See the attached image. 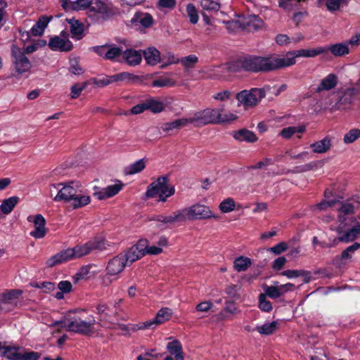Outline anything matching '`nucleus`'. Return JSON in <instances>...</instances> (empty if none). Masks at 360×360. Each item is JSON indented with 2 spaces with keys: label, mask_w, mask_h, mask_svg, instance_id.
Here are the masks:
<instances>
[{
  "label": "nucleus",
  "mask_w": 360,
  "mask_h": 360,
  "mask_svg": "<svg viewBox=\"0 0 360 360\" xmlns=\"http://www.w3.org/2000/svg\"><path fill=\"white\" fill-rule=\"evenodd\" d=\"M85 310L82 309L79 314L68 317L65 321H56L53 322L49 327L59 326L64 328L69 332H72L85 336H93L98 334L96 326L99 323L93 315L85 316Z\"/></svg>",
  "instance_id": "obj_1"
},
{
  "label": "nucleus",
  "mask_w": 360,
  "mask_h": 360,
  "mask_svg": "<svg viewBox=\"0 0 360 360\" xmlns=\"http://www.w3.org/2000/svg\"><path fill=\"white\" fill-rule=\"evenodd\" d=\"M338 212L339 224L335 229L338 237L334 240V243L336 241L344 243L353 242L360 236V224L356 222L351 226L352 222L355 220L352 217L347 216L353 213L354 206L350 203L342 204L338 208Z\"/></svg>",
  "instance_id": "obj_2"
},
{
  "label": "nucleus",
  "mask_w": 360,
  "mask_h": 360,
  "mask_svg": "<svg viewBox=\"0 0 360 360\" xmlns=\"http://www.w3.org/2000/svg\"><path fill=\"white\" fill-rule=\"evenodd\" d=\"M53 199L56 202H68L74 210L84 207L91 202L88 192L82 189V184L77 181L65 182Z\"/></svg>",
  "instance_id": "obj_3"
},
{
  "label": "nucleus",
  "mask_w": 360,
  "mask_h": 360,
  "mask_svg": "<svg viewBox=\"0 0 360 360\" xmlns=\"http://www.w3.org/2000/svg\"><path fill=\"white\" fill-rule=\"evenodd\" d=\"M245 71L269 72L282 68L281 57L248 56L243 57Z\"/></svg>",
  "instance_id": "obj_4"
},
{
  "label": "nucleus",
  "mask_w": 360,
  "mask_h": 360,
  "mask_svg": "<svg viewBox=\"0 0 360 360\" xmlns=\"http://www.w3.org/2000/svg\"><path fill=\"white\" fill-rule=\"evenodd\" d=\"M0 356L8 360H39L41 355L19 345L0 342Z\"/></svg>",
  "instance_id": "obj_5"
},
{
  "label": "nucleus",
  "mask_w": 360,
  "mask_h": 360,
  "mask_svg": "<svg viewBox=\"0 0 360 360\" xmlns=\"http://www.w3.org/2000/svg\"><path fill=\"white\" fill-rule=\"evenodd\" d=\"M169 179L166 176L158 177L151 183L147 188L146 195L148 198H158L159 202H165L169 197L175 193V188L173 186L168 184Z\"/></svg>",
  "instance_id": "obj_6"
},
{
  "label": "nucleus",
  "mask_w": 360,
  "mask_h": 360,
  "mask_svg": "<svg viewBox=\"0 0 360 360\" xmlns=\"http://www.w3.org/2000/svg\"><path fill=\"white\" fill-rule=\"evenodd\" d=\"M179 210L181 221L217 218L208 206L201 203H195Z\"/></svg>",
  "instance_id": "obj_7"
},
{
  "label": "nucleus",
  "mask_w": 360,
  "mask_h": 360,
  "mask_svg": "<svg viewBox=\"0 0 360 360\" xmlns=\"http://www.w3.org/2000/svg\"><path fill=\"white\" fill-rule=\"evenodd\" d=\"M11 58L13 68L18 75L30 72L32 68L31 61L23 50L14 44L11 46Z\"/></svg>",
  "instance_id": "obj_8"
},
{
  "label": "nucleus",
  "mask_w": 360,
  "mask_h": 360,
  "mask_svg": "<svg viewBox=\"0 0 360 360\" xmlns=\"http://www.w3.org/2000/svg\"><path fill=\"white\" fill-rule=\"evenodd\" d=\"M325 53L326 49L323 46L289 51L285 56L281 58L282 68L295 65L296 63V58H315Z\"/></svg>",
  "instance_id": "obj_9"
},
{
  "label": "nucleus",
  "mask_w": 360,
  "mask_h": 360,
  "mask_svg": "<svg viewBox=\"0 0 360 360\" xmlns=\"http://www.w3.org/2000/svg\"><path fill=\"white\" fill-rule=\"evenodd\" d=\"M265 88H252L250 90H243L236 94L238 105L245 108H252L265 97Z\"/></svg>",
  "instance_id": "obj_10"
},
{
  "label": "nucleus",
  "mask_w": 360,
  "mask_h": 360,
  "mask_svg": "<svg viewBox=\"0 0 360 360\" xmlns=\"http://www.w3.org/2000/svg\"><path fill=\"white\" fill-rule=\"evenodd\" d=\"M87 8L88 16L94 21L106 20L112 14L110 6L101 0H89Z\"/></svg>",
  "instance_id": "obj_11"
},
{
  "label": "nucleus",
  "mask_w": 360,
  "mask_h": 360,
  "mask_svg": "<svg viewBox=\"0 0 360 360\" xmlns=\"http://www.w3.org/2000/svg\"><path fill=\"white\" fill-rule=\"evenodd\" d=\"M217 111L215 108H207L203 110L195 112L191 117L186 118L188 124H193L195 127H201L208 124H215L217 118Z\"/></svg>",
  "instance_id": "obj_12"
},
{
  "label": "nucleus",
  "mask_w": 360,
  "mask_h": 360,
  "mask_svg": "<svg viewBox=\"0 0 360 360\" xmlns=\"http://www.w3.org/2000/svg\"><path fill=\"white\" fill-rule=\"evenodd\" d=\"M172 315V311L171 309L168 307L161 308L157 313L155 318L153 319L146 321L145 322H142L136 325V326H133L131 328L132 330H144L148 328H154L157 326L166 322L169 320Z\"/></svg>",
  "instance_id": "obj_13"
},
{
  "label": "nucleus",
  "mask_w": 360,
  "mask_h": 360,
  "mask_svg": "<svg viewBox=\"0 0 360 360\" xmlns=\"http://www.w3.org/2000/svg\"><path fill=\"white\" fill-rule=\"evenodd\" d=\"M92 50L105 60L121 62L119 58L122 55L123 49L115 44L106 43L101 46H96L92 47Z\"/></svg>",
  "instance_id": "obj_14"
},
{
  "label": "nucleus",
  "mask_w": 360,
  "mask_h": 360,
  "mask_svg": "<svg viewBox=\"0 0 360 360\" xmlns=\"http://www.w3.org/2000/svg\"><path fill=\"white\" fill-rule=\"evenodd\" d=\"M28 222L32 223L34 230L30 233V235L35 239L43 238L48 231L46 227V221L41 214L29 215L27 218Z\"/></svg>",
  "instance_id": "obj_15"
},
{
  "label": "nucleus",
  "mask_w": 360,
  "mask_h": 360,
  "mask_svg": "<svg viewBox=\"0 0 360 360\" xmlns=\"http://www.w3.org/2000/svg\"><path fill=\"white\" fill-rule=\"evenodd\" d=\"M147 243L146 239H140L136 245L131 247L125 253H122L128 264H132L146 255Z\"/></svg>",
  "instance_id": "obj_16"
},
{
  "label": "nucleus",
  "mask_w": 360,
  "mask_h": 360,
  "mask_svg": "<svg viewBox=\"0 0 360 360\" xmlns=\"http://www.w3.org/2000/svg\"><path fill=\"white\" fill-rule=\"evenodd\" d=\"M124 184L120 180H116L115 184L99 188L97 186L94 188V195L99 200L108 199L117 195L123 188Z\"/></svg>",
  "instance_id": "obj_17"
},
{
  "label": "nucleus",
  "mask_w": 360,
  "mask_h": 360,
  "mask_svg": "<svg viewBox=\"0 0 360 360\" xmlns=\"http://www.w3.org/2000/svg\"><path fill=\"white\" fill-rule=\"evenodd\" d=\"M127 264L126 258L121 253L108 262L105 271L109 275L113 276L114 279H117L119 274L124 271Z\"/></svg>",
  "instance_id": "obj_18"
},
{
  "label": "nucleus",
  "mask_w": 360,
  "mask_h": 360,
  "mask_svg": "<svg viewBox=\"0 0 360 360\" xmlns=\"http://www.w3.org/2000/svg\"><path fill=\"white\" fill-rule=\"evenodd\" d=\"M359 92V90L355 87H349L345 89L333 105V109L341 110L349 108L354 100V96Z\"/></svg>",
  "instance_id": "obj_19"
},
{
  "label": "nucleus",
  "mask_w": 360,
  "mask_h": 360,
  "mask_svg": "<svg viewBox=\"0 0 360 360\" xmlns=\"http://www.w3.org/2000/svg\"><path fill=\"white\" fill-rule=\"evenodd\" d=\"M241 29L248 32H255L264 27V21L256 15L243 16L240 18Z\"/></svg>",
  "instance_id": "obj_20"
},
{
  "label": "nucleus",
  "mask_w": 360,
  "mask_h": 360,
  "mask_svg": "<svg viewBox=\"0 0 360 360\" xmlns=\"http://www.w3.org/2000/svg\"><path fill=\"white\" fill-rule=\"evenodd\" d=\"M360 249V243L355 242L351 245L347 246L340 255H337L333 259V264L340 266L351 262L356 251Z\"/></svg>",
  "instance_id": "obj_21"
},
{
  "label": "nucleus",
  "mask_w": 360,
  "mask_h": 360,
  "mask_svg": "<svg viewBox=\"0 0 360 360\" xmlns=\"http://www.w3.org/2000/svg\"><path fill=\"white\" fill-rule=\"evenodd\" d=\"M73 259V252L71 248H68L49 258L46 262V265L48 267H53Z\"/></svg>",
  "instance_id": "obj_22"
},
{
  "label": "nucleus",
  "mask_w": 360,
  "mask_h": 360,
  "mask_svg": "<svg viewBox=\"0 0 360 360\" xmlns=\"http://www.w3.org/2000/svg\"><path fill=\"white\" fill-rule=\"evenodd\" d=\"M49 46L53 51L68 52L72 49L73 44L68 39H63L59 36H54L49 39Z\"/></svg>",
  "instance_id": "obj_23"
},
{
  "label": "nucleus",
  "mask_w": 360,
  "mask_h": 360,
  "mask_svg": "<svg viewBox=\"0 0 360 360\" xmlns=\"http://www.w3.org/2000/svg\"><path fill=\"white\" fill-rule=\"evenodd\" d=\"M122 60L129 66L139 65L142 61V53L141 51L135 50L133 49H127L122 51Z\"/></svg>",
  "instance_id": "obj_24"
},
{
  "label": "nucleus",
  "mask_w": 360,
  "mask_h": 360,
  "mask_svg": "<svg viewBox=\"0 0 360 360\" xmlns=\"http://www.w3.org/2000/svg\"><path fill=\"white\" fill-rule=\"evenodd\" d=\"M338 83V77L334 73H330L323 78L316 89V93L330 91L334 89Z\"/></svg>",
  "instance_id": "obj_25"
},
{
  "label": "nucleus",
  "mask_w": 360,
  "mask_h": 360,
  "mask_svg": "<svg viewBox=\"0 0 360 360\" xmlns=\"http://www.w3.org/2000/svg\"><path fill=\"white\" fill-rule=\"evenodd\" d=\"M323 47L326 49V53L330 51L335 57H342L349 54L350 52V48L347 41L329 46H323Z\"/></svg>",
  "instance_id": "obj_26"
},
{
  "label": "nucleus",
  "mask_w": 360,
  "mask_h": 360,
  "mask_svg": "<svg viewBox=\"0 0 360 360\" xmlns=\"http://www.w3.org/2000/svg\"><path fill=\"white\" fill-rule=\"evenodd\" d=\"M132 25H140L144 28L150 27L153 25L154 20L152 15L147 13L136 12L130 20Z\"/></svg>",
  "instance_id": "obj_27"
},
{
  "label": "nucleus",
  "mask_w": 360,
  "mask_h": 360,
  "mask_svg": "<svg viewBox=\"0 0 360 360\" xmlns=\"http://www.w3.org/2000/svg\"><path fill=\"white\" fill-rule=\"evenodd\" d=\"M70 25L71 37L75 40H80L84 37V24L74 18L66 19Z\"/></svg>",
  "instance_id": "obj_28"
},
{
  "label": "nucleus",
  "mask_w": 360,
  "mask_h": 360,
  "mask_svg": "<svg viewBox=\"0 0 360 360\" xmlns=\"http://www.w3.org/2000/svg\"><path fill=\"white\" fill-rule=\"evenodd\" d=\"M332 146V139L329 136L310 144V148L314 153H326Z\"/></svg>",
  "instance_id": "obj_29"
},
{
  "label": "nucleus",
  "mask_w": 360,
  "mask_h": 360,
  "mask_svg": "<svg viewBox=\"0 0 360 360\" xmlns=\"http://www.w3.org/2000/svg\"><path fill=\"white\" fill-rule=\"evenodd\" d=\"M166 349L169 353V356H174L175 360H184L182 345L179 340L174 339L169 342Z\"/></svg>",
  "instance_id": "obj_30"
},
{
  "label": "nucleus",
  "mask_w": 360,
  "mask_h": 360,
  "mask_svg": "<svg viewBox=\"0 0 360 360\" xmlns=\"http://www.w3.org/2000/svg\"><path fill=\"white\" fill-rule=\"evenodd\" d=\"M233 137L240 142L246 141L248 143H254L257 140V137L254 132L245 129L234 131Z\"/></svg>",
  "instance_id": "obj_31"
},
{
  "label": "nucleus",
  "mask_w": 360,
  "mask_h": 360,
  "mask_svg": "<svg viewBox=\"0 0 360 360\" xmlns=\"http://www.w3.org/2000/svg\"><path fill=\"white\" fill-rule=\"evenodd\" d=\"M142 56H144L146 62L150 65H157L160 61V53L155 47H148L143 51Z\"/></svg>",
  "instance_id": "obj_32"
},
{
  "label": "nucleus",
  "mask_w": 360,
  "mask_h": 360,
  "mask_svg": "<svg viewBox=\"0 0 360 360\" xmlns=\"http://www.w3.org/2000/svg\"><path fill=\"white\" fill-rule=\"evenodd\" d=\"M188 125L186 118H180L172 122L164 123L161 128L164 132H169L174 129H180Z\"/></svg>",
  "instance_id": "obj_33"
},
{
  "label": "nucleus",
  "mask_w": 360,
  "mask_h": 360,
  "mask_svg": "<svg viewBox=\"0 0 360 360\" xmlns=\"http://www.w3.org/2000/svg\"><path fill=\"white\" fill-rule=\"evenodd\" d=\"M308 0H279L278 6L285 11H292L300 8V3Z\"/></svg>",
  "instance_id": "obj_34"
},
{
  "label": "nucleus",
  "mask_w": 360,
  "mask_h": 360,
  "mask_svg": "<svg viewBox=\"0 0 360 360\" xmlns=\"http://www.w3.org/2000/svg\"><path fill=\"white\" fill-rule=\"evenodd\" d=\"M50 19L46 16H43L33 25L30 30V33L33 36H40L44 33V29L49 22Z\"/></svg>",
  "instance_id": "obj_35"
},
{
  "label": "nucleus",
  "mask_w": 360,
  "mask_h": 360,
  "mask_svg": "<svg viewBox=\"0 0 360 360\" xmlns=\"http://www.w3.org/2000/svg\"><path fill=\"white\" fill-rule=\"evenodd\" d=\"M146 103L147 110L154 114L160 113L164 111L165 108V105L162 101L154 98L146 99Z\"/></svg>",
  "instance_id": "obj_36"
},
{
  "label": "nucleus",
  "mask_w": 360,
  "mask_h": 360,
  "mask_svg": "<svg viewBox=\"0 0 360 360\" xmlns=\"http://www.w3.org/2000/svg\"><path fill=\"white\" fill-rule=\"evenodd\" d=\"M19 202V198L18 196H12L3 200L0 205V209L3 214H10L15 205Z\"/></svg>",
  "instance_id": "obj_37"
},
{
  "label": "nucleus",
  "mask_w": 360,
  "mask_h": 360,
  "mask_svg": "<svg viewBox=\"0 0 360 360\" xmlns=\"http://www.w3.org/2000/svg\"><path fill=\"white\" fill-rule=\"evenodd\" d=\"M278 326L279 323L274 321L271 323H265L262 326H257L255 330L262 335H269L274 333L277 330Z\"/></svg>",
  "instance_id": "obj_38"
},
{
  "label": "nucleus",
  "mask_w": 360,
  "mask_h": 360,
  "mask_svg": "<svg viewBox=\"0 0 360 360\" xmlns=\"http://www.w3.org/2000/svg\"><path fill=\"white\" fill-rule=\"evenodd\" d=\"M218 69L226 70L230 72H238L241 70H245L243 57L237 60L231 61L224 66L218 67Z\"/></svg>",
  "instance_id": "obj_39"
},
{
  "label": "nucleus",
  "mask_w": 360,
  "mask_h": 360,
  "mask_svg": "<svg viewBox=\"0 0 360 360\" xmlns=\"http://www.w3.org/2000/svg\"><path fill=\"white\" fill-rule=\"evenodd\" d=\"M91 250H103L107 249L108 245L103 236L99 235L96 236L94 238L88 241Z\"/></svg>",
  "instance_id": "obj_40"
},
{
  "label": "nucleus",
  "mask_w": 360,
  "mask_h": 360,
  "mask_svg": "<svg viewBox=\"0 0 360 360\" xmlns=\"http://www.w3.org/2000/svg\"><path fill=\"white\" fill-rule=\"evenodd\" d=\"M153 219L163 224H173L181 221L179 210L174 212L171 215H158Z\"/></svg>",
  "instance_id": "obj_41"
},
{
  "label": "nucleus",
  "mask_w": 360,
  "mask_h": 360,
  "mask_svg": "<svg viewBox=\"0 0 360 360\" xmlns=\"http://www.w3.org/2000/svg\"><path fill=\"white\" fill-rule=\"evenodd\" d=\"M251 264L252 261L250 258L244 256H240L234 259L233 268L238 272L245 271Z\"/></svg>",
  "instance_id": "obj_42"
},
{
  "label": "nucleus",
  "mask_w": 360,
  "mask_h": 360,
  "mask_svg": "<svg viewBox=\"0 0 360 360\" xmlns=\"http://www.w3.org/2000/svg\"><path fill=\"white\" fill-rule=\"evenodd\" d=\"M21 290H10L0 294V302L2 303H9L13 300H17L22 295Z\"/></svg>",
  "instance_id": "obj_43"
},
{
  "label": "nucleus",
  "mask_w": 360,
  "mask_h": 360,
  "mask_svg": "<svg viewBox=\"0 0 360 360\" xmlns=\"http://www.w3.org/2000/svg\"><path fill=\"white\" fill-rule=\"evenodd\" d=\"M305 129L306 128L303 125L288 127L283 128L281 131L280 135L283 138L288 139L297 133H303L305 131Z\"/></svg>",
  "instance_id": "obj_44"
},
{
  "label": "nucleus",
  "mask_w": 360,
  "mask_h": 360,
  "mask_svg": "<svg viewBox=\"0 0 360 360\" xmlns=\"http://www.w3.org/2000/svg\"><path fill=\"white\" fill-rule=\"evenodd\" d=\"M217 111V118L215 124L221 122H229L237 119V115L233 112H224L222 108H215Z\"/></svg>",
  "instance_id": "obj_45"
},
{
  "label": "nucleus",
  "mask_w": 360,
  "mask_h": 360,
  "mask_svg": "<svg viewBox=\"0 0 360 360\" xmlns=\"http://www.w3.org/2000/svg\"><path fill=\"white\" fill-rule=\"evenodd\" d=\"M146 167V162L143 159H140L134 162V163L129 165L125 169V173L127 174H134L141 172Z\"/></svg>",
  "instance_id": "obj_46"
},
{
  "label": "nucleus",
  "mask_w": 360,
  "mask_h": 360,
  "mask_svg": "<svg viewBox=\"0 0 360 360\" xmlns=\"http://www.w3.org/2000/svg\"><path fill=\"white\" fill-rule=\"evenodd\" d=\"M96 314L99 316V323L101 321H108L110 316L111 311L106 304H98L96 306Z\"/></svg>",
  "instance_id": "obj_47"
},
{
  "label": "nucleus",
  "mask_w": 360,
  "mask_h": 360,
  "mask_svg": "<svg viewBox=\"0 0 360 360\" xmlns=\"http://www.w3.org/2000/svg\"><path fill=\"white\" fill-rule=\"evenodd\" d=\"M71 250L73 252L74 259L85 256L91 252L88 242L81 245H77Z\"/></svg>",
  "instance_id": "obj_48"
},
{
  "label": "nucleus",
  "mask_w": 360,
  "mask_h": 360,
  "mask_svg": "<svg viewBox=\"0 0 360 360\" xmlns=\"http://www.w3.org/2000/svg\"><path fill=\"white\" fill-rule=\"evenodd\" d=\"M199 3L202 10L208 12L218 11L220 8L219 4L214 0H200Z\"/></svg>",
  "instance_id": "obj_49"
},
{
  "label": "nucleus",
  "mask_w": 360,
  "mask_h": 360,
  "mask_svg": "<svg viewBox=\"0 0 360 360\" xmlns=\"http://www.w3.org/2000/svg\"><path fill=\"white\" fill-rule=\"evenodd\" d=\"M348 0H327L326 6L328 11L333 13L340 9L343 5H347Z\"/></svg>",
  "instance_id": "obj_50"
},
{
  "label": "nucleus",
  "mask_w": 360,
  "mask_h": 360,
  "mask_svg": "<svg viewBox=\"0 0 360 360\" xmlns=\"http://www.w3.org/2000/svg\"><path fill=\"white\" fill-rule=\"evenodd\" d=\"M198 61V58L195 55H189L179 59V63H181L186 69L193 68Z\"/></svg>",
  "instance_id": "obj_51"
},
{
  "label": "nucleus",
  "mask_w": 360,
  "mask_h": 360,
  "mask_svg": "<svg viewBox=\"0 0 360 360\" xmlns=\"http://www.w3.org/2000/svg\"><path fill=\"white\" fill-rule=\"evenodd\" d=\"M175 84V82L167 77H161L152 82V86L153 87H164V86H172Z\"/></svg>",
  "instance_id": "obj_52"
},
{
  "label": "nucleus",
  "mask_w": 360,
  "mask_h": 360,
  "mask_svg": "<svg viewBox=\"0 0 360 360\" xmlns=\"http://www.w3.org/2000/svg\"><path fill=\"white\" fill-rule=\"evenodd\" d=\"M360 138V129H352L347 132L343 138V141L346 144L352 143Z\"/></svg>",
  "instance_id": "obj_53"
},
{
  "label": "nucleus",
  "mask_w": 360,
  "mask_h": 360,
  "mask_svg": "<svg viewBox=\"0 0 360 360\" xmlns=\"http://www.w3.org/2000/svg\"><path fill=\"white\" fill-rule=\"evenodd\" d=\"M277 284H278V282L276 281L274 283L273 285L270 286H265L264 288V295L266 296L269 297L271 299H276L278 297H280L279 291L277 287Z\"/></svg>",
  "instance_id": "obj_54"
},
{
  "label": "nucleus",
  "mask_w": 360,
  "mask_h": 360,
  "mask_svg": "<svg viewBox=\"0 0 360 360\" xmlns=\"http://www.w3.org/2000/svg\"><path fill=\"white\" fill-rule=\"evenodd\" d=\"M235 202L233 198H228L224 200L219 205V210L223 213L230 212L235 209Z\"/></svg>",
  "instance_id": "obj_55"
},
{
  "label": "nucleus",
  "mask_w": 360,
  "mask_h": 360,
  "mask_svg": "<svg viewBox=\"0 0 360 360\" xmlns=\"http://www.w3.org/2000/svg\"><path fill=\"white\" fill-rule=\"evenodd\" d=\"M186 11L189 18L190 22L192 24H196L198 22L199 17L195 6L192 4H189L186 6Z\"/></svg>",
  "instance_id": "obj_56"
},
{
  "label": "nucleus",
  "mask_w": 360,
  "mask_h": 360,
  "mask_svg": "<svg viewBox=\"0 0 360 360\" xmlns=\"http://www.w3.org/2000/svg\"><path fill=\"white\" fill-rule=\"evenodd\" d=\"M324 164L323 160H318L310 162L299 167V172H304L310 170L316 169L323 167Z\"/></svg>",
  "instance_id": "obj_57"
},
{
  "label": "nucleus",
  "mask_w": 360,
  "mask_h": 360,
  "mask_svg": "<svg viewBox=\"0 0 360 360\" xmlns=\"http://www.w3.org/2000/svg\"><path fill=\"white\" fill-rule=\"evenodd\" d=\"M112 80H114V82L123 81V82H128L133 79H135L137 78L136 76L134 75L129 73L128 72H122L114 75H112Z\"/></svg>",
  "instance_id": "obj_58"
},
{
  "label": "nucleus",
  "mask_w": 360,
  "mask_h": 360,
  "mask_svg": "<svg viewBox=\"0 0 360 360\" xmlns=\"http://www.w3.org/2000/svg\"><path fill=\"white\" fill-rule=\"evenodd\" d=\"M259 308L265 312H269L272 310L271 303L266 300V296L264 294H260L259 296Z\"/></svg>",
  "instance_id": "obj_59"
},
{
  "label": "nucleus",
  "mask_w": 360,
  "mask_h": 360,
  "mask_svg": "<svg viewBox=\"0 0 360 360\" xmlns=\"http://www.w3.org/2000/svg\"><path fill=\"white\" fill-rule=\"evenodd\" d=\"M70 68L69 71L75 75H79L84 73V70L79 65L78 60L77 58H72L70 60Z\"/></svg>",
  "instance_id": "obj_60"
},
{
  "label": "nucleus",
  "mask_w": 360,
  "mask_h": 360,
  "mask_svg": "<svg viewBox=\"0 0 360 360\" xmlns=\"http://www.w3.org/2000/svg\"><path fill=\"white\" fill-rule=\"evenodd\" d=\"M287 155L290 157L292 160H299L300 162L305 161L307 160H309L310 158L309 153L307 151H303L302 153L296 154L293 151H288Z\"/></svg>",
  "instance_id": "obj_61"
},
{
  "label": "nucleus",
  "mask_w": 360,
  "mask_h": 360,
  "mask_svg": "<svg viewBox=\"0 0 360 360\" xmlns=\"http://www.w3.org/2000/svg\"><path fill=\"white\" fill-rule=\"evenodd\" d=\"M86 87V83L75 84L71 87V98H78L82 91Z\"/></svg>",
  "instance_id": "obj_62"
},
{
  "label": "nucleus",
  "mask_w": 360,
  "mask_h": 360,
  "mask_svg": "<svg viewBox=\"0 0 360 360\" xmlns=\"http://www.w3.org/2000/svg\"><path fill=\"white\" fill-rule=\"evenodd\" d=\"M224 310L231 315H236L240 312V309L236 307V304L231 301H226Z\"/></svg>",
  "instance_id": "obj_63"
},
{
  "label": "nucleus",
  "mask_w": 360,
  "mask_h": 360,
  "mask_svg": "<svg viewBox=\"0 0 360 360\" xmlns=\"http://www.w3.org/2000/svg\"><path fill=\"white\" fill-rule=\"evenodd\" d=\"M214 307L211 301H204L198 304L195 307V311L198 312H208Z\"/></svg>",
  "instance_id": "obj_64"
}]
</instances>
